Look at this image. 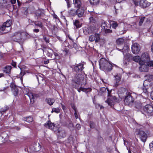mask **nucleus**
Wrapping results in <instances>:
<instances>
[{
	"mask_svg": "<svg viewBox=\"0 0 153 153\" xmlns=\"http://www.w3.org/2000/svg\"><path fill=\"white\" fill-rule=\"evenodd\" d=\"M101 27L104 30L107 28V26L106 24L105 23H102L101 25Z\"/></svg>",
	"mask_w": 153,
	"mask_h": 153,
	"instance_id": "obj_48",
	"label": "nucleus"
},
{
	"mask_svg": "<svg viewBox=\"0 0 153 153\" xmlns=\"http://www.w3.org/2000/svg\"><path fill=\"white\" fill-rule=\"evenodd\" d=\"M141 66L139 68V70L141 71H148L149 70V67L147 65H145L144 64L140 65Z\"/></svg>",
	"mask_w": 153,
	"mask_h": 153,
	"instance_id": "obj_18",
	"label": "nucleus"
},
{
	"mask_svg": "<svg viewBox=\"0 0 153 153\" xmlns=\"http://www.w3.org/2000/svg\"><path fill=\"white\" fill-rule=\"evenodd\" d=\"M36 77H37V79H38V82H39V79L42 80L43 79H44L42 77H41L40 76H37Z\"/></svg>",
	"mask_w": 153,
	"mask_h": 153,
	"instance_id": "obj_54",
	"label": "nucleus"
},
{
	"mask_svg": "<svg viewBox=\"0 0 153 153\" xmlns=\"http://www.w3.org/2000/svg\"><path fill=\"white\" fill-rule=\"evenodd\" d=\"M138 134L141 140L143 142H145L147 138V134L144 131L140 130L138 131Z\"/></svg>",
	"mask_w": 153,
	"mask_h": 153,
	"instance_id": "obj_10",
	"label": "nucleus"
},
{
	"mask_svg": "<svg viewBox=\"0 0 153 153\" xmlns=\"http://www.w3.org/2000/svg\"><path fill=\"white\" fill-rule=\"evenodd\" d=\"M95 28L94 27H90V29L91 30V32H94V29Z\"/></svg>",
	"mask_w": 153,
	"mask_h": 153,
	"instance_id": "obj_63",
	"label": "nucleus"
},
{
	"mask_svg": "<svg viewBox=\"0 0 153 153\" xmlns=\"http://www.w3.org/2000/svg\"><path fill=\"white\" fill-rule=\"evenodd\" d=\"M43 14V13L40 10H38L36 12L35 16L37 17V19L41 16Z\"/></svg>",
	"mask_w": 153,
	"mask_h": 153,
	"instance_id": "obj_28",
	"label": "nucleus"
},
{
	"mask_svg": "<svg viewBox=\"0 0 153 153\" xmlns=\"http://www.w3.org/2000/svg\"><path fill=\"white\" fill-rule=\"evenodd\" d=\"M10 87L11 88V90L14 96L17 95L18 93V90L17 87L16 85L13 83H12L10 85Z\"/></svg>",
	"mask_w": 153,
	"mask_h": 153,
	"instance_id": "obj_15",
	"label": "nucleus"
},
{
	"mask_svg": "<svg viewBox=\"0 0 153 153\" xmlns=\"http://www.w3.org/2000/svg\"><path fill=\"white\" fill-rule=\"evenodd\" d=\"M111 98L112 99V100H113V102H118V100L116 97H111Z\"/></svg>",
	"mask_w": 153,
	"mask_h": 153,
	"instance_id": "obj_50",
	"label": "nucleus"
},
{
	"mask_svg": "<svg viewBox=\"0 0 153 153\" xmlns=\"http://www.w3.org/2000/svg\"><path fill=\"white\" fill-rule=\"evenodd\" d=\"M74 24L77 28H79L81 26V24L78 20H75L74 22Z\"/></svg>",
	"mask_w": 153,
	"mask_h": 153,
	"instance_id": "obj_23",
	"label": "nucleus"
},
{
	"mask_svg": "<svg viewBox=\"0 0 153 153\" xmlns=\"http://www.w3.org/2000/svg\"><path fill=\"white\" fill-rule=\"evenodd\" d=\"M151 97L152 99L153 100V91L151 93Z\"/></svg>",
	"mask_w": 153,
	"mask_h": 153,
	"instance_id": "obj_64",
	"label": "nucleus"
},
{
	"mask_svg": "<svg viewBox=\"0 0 153 153\" xmlns=\"http://www.w3.org/2000/svg\"><path fill=\"white\" fill-rule=\"evenodd\" d=\"M71 106L72 108L74 110V111H75V110H76V108L75 106H74L73 103L71 104Z\"/></svg>",
	"mask_w": 153,
	"mask_h": 153,
	"instance_id": "obj_57",
	"label": "nucleus"
},
{
	"mask_svg": "<svg viewBox=\"0 0 153 153\" xmlns=\"http://www.w3.org/2000/svg\"><path fill=\"white\" fill-rule=\"evenodd\" d=\"M73 85L76 87V85H85L86 84V81L84 76L81 74H77L72 80Z\"/></svg>",
	"mask_w": 153,
	"mask_h": 153,
	"instance_id": "obj_2",
	"label": "nucleus"
},
{
	"mask_svg": "<svg viewBox=\"0 0 153 153\" xmlns=\"http://www.w3.org/2000/svg\"><path fill=\"white\" fill-rule=\"evenodd\" d=\"M104 31L105 33H110L112 32V30L106 28L104 30Z\"/></svg>",
	"mask_w": 153,
	"mask_h": 153,
	"instance_id": "obj_49",
	"label": "nucleus"
},
{
	"mask_svg": "<svg viewBox=\"0 0 153 153\" xmlns=\"http://www.w3.org/2000/svg\"><path fill=\"white\" fill-rule=\"evenodd\" d=\"M131 48L133 53L135 54H138L140 50V48L139 44L136 43L133 44Z\"/></svg>",
	"mask_w": 153,
	"mask_h": 153,
	"instance_id": "obj_9",
	"label": "nucleus"
},
{
	"mask_svg": "<svg viewBox=\"0 0 153 153\" xmlns=\"http://www.w3.org/2000/svg\"><path fill=\"white\" fill-rule=\"evenodd\" d=\"M122 50V51L123 53V54L125 55V54L128 53L129 51V46L127 45H126Z\"/></svg>",
	"mask_w": 153,
	"mask_h": 153,
	"instance_id": "obj_20",
	"label": "nucleus"
},
{
	"mask_svg": "<svg viewBox=\"0 0 153 153\" xmlns=\"http://www.w3.org/2000/svg\"><path fill=\"white\" fill-rule=\"evenodd\" d=\"M48 53H53V50L50 48H48L47 50Z\"/></svg>",
	"mask_w": 153,
	"mask_h": 153,
	"instance_id": "obj_52",
	"label": "nucleus"
},
{
	"mask_svg": "<svg viewBox=\"0 0 153 153\" xmlns=\"http://www.w3.org/2000/svg\"><path fill=\"white\" fill-rule=\"evenodd\" d=\"M124 101L125 104L126 105H129L132 103L134 101V99L131 96V93H128V94L125 95Z\"/></svg>",
	"mask_w": 153,
	"mask_h": 153,
	"instance_id": "obj_6",
	"label": "nucleus"
},
{
	"mask_svg": "<svg viewBox=\"0 0 153 153\" xmlns=\"http://www.w3.org/2000/svg\"><path fill=\"white\" fill-rule=\"evenodd\" d=\"M146 77H147L148 80L149 81H151L153 79V76L152 75H147L146 76Z\"/></svg>",
	"mask_w": 153,
	"mask_h": 153,
	"instance_id": "obj_43",
	"label": "nucleus"
},
{
	"mask_svg": "<svg viewBox=\"0 0 153 153\" xmlns=\"http://www.w3.org/2000/svg\"><path fill=\"white\" fill-rule=\"evenodd\" d=\"M73 3L75 7H79L81 5V0H73Z\"/></svg>",
	"mask_w": 153,
	"mask_h": 153,
	"instance_id": "obj_19",
	"label": "nucleus"
},
{
	"mask_svg": "<svg viewBox=\"0 0 153 153\" xmlns=\"http://www.w3.org/2000/svg\"><path fill=\"white\" fill-rule=\"evenodd\" d=\"M59 135L62 137H63L65 136V132L64 130H62L60 131H59Z\"/></svg>",
	"mask_w": 153,
	"mask_h": 153,
	"instance_id": "obj_27",
	"label": "nucleus"
},
{
	"mask_svg": "<svg viewBox=\"0 0 153 153\" xmlns=\"http://www.w3.org/2000/svg\"><path fill=\"white\" fill-rule=\"evenodd\" d=\"M8 109V107L7 106H6L3 108H1L0 109V112L1 114L5 112Z\"/></svg>",
	"mask_w": 153,
	"mask_h": 153,
	"instance_id": "obj_37",
	"label": "nucleus"
},
{
	"mask_svg": "<svg viewBox=\"0 0 153 153\" xmlns=\"http://www.w3.org/2000/svg\"><path fill=\"white\" fill-rule=\"evenodd\" d=\"M34 24L36 26L39 27H40L42 28L43 26L42 23L39 21L35 22Z\"/></svg>",
	"mask_w": 153,
	"mask_h": 153,
	"instance_id": "obj_36",
	"label": "nucleus"
},
{
	"mask_svg": "<svg viewBox=\"0 0 153 153\" xmlns=\"http://www.w3.org/2000/svg\"><path fill=\"white\" fill-rule=\"evenodd\" d=\"M107 89L108 91V96L110 97L108 98L107 100L105 101V102L107 103L108 105L112 106L114 105V102L113 100H112L111 97L110 93L111 91H109L107 88Z\"/></svg>",
	"mask_w": 153,
	"mask_h": 153,
	"instance_id": "obj_11",
	"label": "nucleus"
},
{
	"mask_svg": "<svg viewBox=\"0 0 153 153\" xmlns=\"http://www.w3.org/2000/svg\"><path fill=\"white\" fill-rule=\"evenodd\" d=\"M34 32L37 33L39 31V30L38 29H36L33 30Z\"/></svg>",
	"mask_w": 153,
	"mask_h": 153,
	"instance_id": "obj_60",
	"label": "nucleus"
},
{
	"mask_svg": "<svg viewBox=\"0 0 153 153\" xmlns=\"http://www.w3.org/2000/svg\"><path fill=\"white\" fill-rule=\"evenodd\" d=\"M124 55L125 56V58L127 59V60H128L131 57V55L128 53L125 54V55Z\"/></svg>",
	"mask_w": 153,
	"mask_h": 153,
	"instance_id": "obj_39",
	"label": "nucleus"
},
{
	"mask_svg": "<svg viewBox=\"0 0 153 153\" xmlns=\"http://www.w3.org/2000/svg\"><path fill=\"white\" fill-rule=\"evenodd\" d=\"M141 0H133V1L135 6H137L138 5L139 2Z\"/></svg>",
	"mask_w": 153,
	"mask_h": 153,
	"instance_id": "obj_46",
	"label": "nucleus"
},
{
	"mask_svg": "<svg viewBox=\"0 0 153 153\" xmlns=\"http://www.w3.org/2000/svg\"><path fill=\"white\" fill-rule=\"evenodd\" d=\"M11 24V21L10 20H7L3 24V25L7 27H10Z\"/></svg>",
	"mask_w": 153,
	"mask_h": 153,
	"instance_id": "obj_34",
	"label": "nucleus"
},
{
	"mask_svg": "<svg viewBox=\"0 0 153 153\" xmlns=\"http://www.w3.org/2000/svg\"><path fill=\"white\" fill-rule=\"evenodd\" d=\"M89 20L91 22H94L95 21L94 18L92 16H91L89 18Z\"/></svg>",
	"mask_w": 153,
	"mask_h": 153,
	"instance_id": "obj_51",
	"label": "nucleus"
},
{
	"mask_svg": "<svg viewBox=\"0 0 153 153\" xmlns=\"http://www.w3.org/2000/svg\"><path fill=\"white\" fill-rule=\"evenodd\" d=\"M23 120L27 122L30 123L33 122V118L32 117L30 116L24 117L23 118Z\"/></svg>",
	"mask_w": 153,
	"mask_h": 153,
	"instance_id": "obj_21",
	"label": "nucleus"
},
{
	"mask_svg": "<svg viewBox=\"0 0 153 153\" xmlns=\"http://www.w3.org/2000/svg\"><path fill=\"white\" fill-rule=\"evenodd\" d=\"M133 60L135 62H139L140 65L144 64V62L142 60L140 57L138 56L134 57L133 58Z\"/></svg>",
	"mask_w": 153,
	"mask_h": 153,
	"instance_id": "obj_17",
	"label": "nucleus"
},
{
	"mask_svg": "<svg viewBox=\"0 0 153 153\" xmlns=\"http://www.w3.org/2000/svg\"><path fill=\"white\" fill-rule=\"evenodd\" d=\"M83 65H84L82 63H79L78 64H76L75 65H71V67L73 71L76 73H81L84 68L83 67Z\"/></svg>",
	"mask_w": 153,
	"mask_h": 153,
	"instance_id": "obj_3",
	"label": "nucleus"
},
{
	"mask_svg": "<svg viewBox=\"0 0 153 153\" xmlns=\"http://www.w3.org/2000/svg\"><path fill=\"white\" fill-rule=\"evenodd\" d=\"M111 27L113 28H114V29H116V28L118 26V24L117 23V22H114L112 24H111Z\"/></svg>",
	"mask_w": 153,
	"mask_h": 153,
	"instance_id": "obj_42",
	"label": "nucleus"
},
{
	"mask_svg": "<svg viewBox=\"0 0 153 153\" xmlns=\"http://www.w3.org/2000/svg\"><path fill=\"white\" fill-rule=\"evenodd\" d=\"M145 19V17H141V18L140 19V21L139 22V25L140 26L141 25L142 23H143V22L144 21V20Z\"/></svg>",
	"mask_w": 153,
	"mask_h": 153,
	"instance_id": "obj_44",
	"label": "nucleus"
},
{
	"mask_svg": "<svg viewBox=\"0 0 153 153\" xmlns=\"http://www.w3.org/2000/svg\"><path fill=\"white\" fill-rule=\"evenodd\" d=\"M44 126L46 128H48L52 130H53L55 127L54 123H52L50 121H47L44 124Z\"/></svg>",
	"mask_w": 153,
	"mask_h": 153,
	"instance_id": "obj_16",
	"label": "nucleus"
},
{
	"mask_svg": "<svg viewBox=\"0 0 153 153\" xmlns=\"http://www.w3.org/2000/svg\"><path fill=\"white\" fill-rule=\"evenodd\" d=\"M69 14L71 16H74L76 14V10L74 9H71L68 12Z\"/></svg>",
	"mask_w": 153,
	"mask_h": 153,
	"instance_id": "obj_32",
	"label": "nucleus"
},
{
	"mask_svg": "<svg viewBox=\"0 0 153 153\" xmlns=\"http://www.w3.org/2000/svg\"><path fill=\"white\" fill-rule=\"evenodd\" d=\"M90 127L92 128L94 127V123L92 122H91L90 124Z\"/></svg>",
	"mask_w": 153,
	"mask_h": 153,
	"instance_id": "obj_59",
	"label": "nucleus"
},
{
	"mask_svg": "<svg viewBox=\"0 0 153 153\" xmlns=\"http://www.w3.org/2000/svg\"><path fill=\"white\" fill-rule=\"evenodd\" d=\"M149 146L151 150L153 148V141L151 143L149 144Z\"/></svg>",
	"mask_w": 153,
	"mask_h": 153,
	"instance_id": "obj_53",
	"label": "nucleus"
},
{
	"mask_svg": "<svg viewBox=\"0 0 153 153\" xmlns=\"http://www.w3.org/2000/svg\"><path fill=\"white\" fill-rule=\"evenodd\" d=\"M99 2V0H90L91 4L93 5H97L98 4Z\"/></svg>",
	"mask_w": 153,
	"mask_h": 153,
	"instance_id": "obj_29",
	"label": "nucleus"
},
{
	"mask_svg": "<svg viewBox=\"0 0 153 153\" xmlns=\"http://www.w3.org/2000/svg\"><path fill=\"white\" fill-rule=\"evenodd\" d=\"M115 78L116 82V84L115 85L117 86L118 84V82L120 80L121 77L120 76L117 75L115 76Z\"/></svg>",
	"mask_w": 153,
	"mask_h": 153,
	"instance_id": "obj_35",
	"label": "nucleus"
},
{
	"mask_svg": "<svg viewBox=\"0 0 153 153\" xmlns=\"http://www.w3.org/2000/svg\"><path fill=\"white\" fill-rule=\"evenodd\" d=\"M141 60L144 62V64L146 62L150 60V57L148 52H145L142 53L141 56Z\"/></svg>",
	"mask_w": 153,
	"mask_h": 153,
	"instance_id": "obj_12",
	"label": "nucleus"
},
{
	"mask_svg": "<svg viewBox=\"0 0 153 153\" xmlns=\"http://www.w3.org/2000/svg\"><path fill=\"white\" fill-rule=\"evenodd\" d=\"M53 53H48L47 55L48 56L51 57L53 55Z\"/></svg>",
	"mask_w": 153,
	"mask_h": 153,
	"instance_id": "obj_61",
	"label": "nucleus"
},
{
	"mask_svg": "<svg viewBox=\"0 0 153 153\" xmlns=\"http://www.w3.org/2000/svg\"><path fill=\"white\" fill-rule=\"evenodd\" d=\"M130 93V92H129L126 89L123 88H120L118 91V94L119 97L121 98Z\"/></svg>",
	"mask_w": 153,
	"mask_h": 153,
	"instance_id": "obj_8",
	"label": "nucleus"
},
{
	"mask_svg": "<svg viewBox=\"0 0 153 153\" xmlns=\"http://www.w3.org/2000/svg\"><path fill=\"white\" fill-rule=\"evenodd\" d=\"M6 27H5V26L3 24L2 26L0 27V30L2 31H5V32L3 33H7L8 32V30H7V31L6 30Z\"/></svg>",
	"mask_w": 153,
	"mask_h": 153,
	"instance_id": "obj_33",
	"label": "nucleus"
},
{
	"mask_svg": "<svg viewBox=\"0 0 153 153\" xmlns=\"http://www.w3.org/2000/svg\"><path fill=\"white\" fill-rule=\"evenodd\" d=\"M76 127L77 129L79 130L81 128V126L79 124H77L76 125Z\"/></svg>",
	"mask_w": 153,
	"mask_h": 153,
	"instance_id": "obj_56",
	"label": "nucleus"
},
{
	"mask_svg": "<svg viewBox=\"0 0 153 153\" xmlns=\"http://www.w3.org/2000/svg\"><path fill=\"white\" fill-rule=\"evenodd\" d=\"M11 68V67L10 66H6L4 68V71L6 73L9 74L10 72V70Z\"/></svg>",
	"mask_w": 153,
	"mask_h": 153,
	"instance_id": "obj_25",
	"label": "nucleus"
},
{
	"mask_svg": "<svg viewBox=\"0 0 153 153\" xmlns=\"http://www.w3.org/2000/svg\"><path fill=\"white\" fill-rule=\"evenodd\" d=\"M89 90L88 89H86L82 87L79 88V89H78V91L79 92H80L81 91H82L85 92H88Z\"/></svg>",
	"mask_w": 153,
	"mask_h": 153,
	"instance_id": "obj_31",
	"label": "nucleus"
},
{
	"mask_svg": "<svg viewBox=\"0 0 153 153\" xmlns=\"http://www.w3.org/2000/svg\"><path fill=\"white\" fill-rule=\"evenodd\" d=\"M23 91L24 94L28 96L31 102H34L35 96L32 93L29 92V90L28 88H25Z\"/></svg>",
	"mask_w": 153,
	"mask_h": 153,
	"instance_id": "obj_5",
	"label": "nucleus"
},
{
	"mask_svg": "<svg viewBox=\"0 0 153 153\" xmlns=\"http://www.w3.org/2000/svg\"><path fill=\"white\" fill-rule=\"evenodd\" d=\"M46 101L49 105H51L53 104L55 100L54 99L49 98L46 99Z\"/></svg>",
	"mask_w": 153,
	"mask_h": 153,
	"instance_id": "obj_22",
	"label": "nucleus"
},
{
	"mask_svg": "<svg viewBox=\"0 0 153 153\" xmlns=\"http://www.w3.org/2000/svg\"><path fill=\"white\" fill-rule=\"evenodd\" d=\"M22 33L21 32H16L15 33V36H19V37L20 39H21Z\"/></svg>",
	"mask_w": 153,
	"mask_h": 153,
	"instance_id": "obj_47",
	"label": "nucleus"
},
{
	"mask_svg": "<svg viewBox=\"0 0 153 153\" xmlns=\"http://www.w3.org/2000/svg\"><path fill=\"white\" fill-rule=\"evenodd\" d=\"M124 40L123 38H120L116 40V43L118 45H122L124 42Z\"/></svg>",
	"mask_w": 153,
	"mask_h": 153,
	"instance_id": "obj_24",
	"label": "nucleus"
},
{
	"mask_svg": "<svg viewBox=\"0 0 153 153\" xmlns=\"http://www.w3.org/2000/svg\"><path fill=\"white\" fill-rule=\"evenodd\" d=\"M75 112L74 113V116L76 119L78 118V116L77 114V110L74 111Z\"/></svg>",
	"mask_w": 153,
	"mask_h": 153,
	"instance_id": "obj_55",
	"label": "nucleus"
},
{
	"mask_svg": "<svg viewBox=\"0 0 153 153\" xmlns=\"http://www.w3.org/2000/svg\"><path fill=\"white\" fill-rule=\"evenodd\" d=\"M100 34L95 33L90 36L89 38V40L90 42L95 41V42H98L100 40Z\"/></svg>",
	"mask_w": 153,
	"mask_h": 153,
	"instance_id": "obj_7",
	"label": "nucleus"
},
{
	"mask_svg": "<svg viewBox=\"0 0 153 153\" xmlns=\"http://www.w3.org/2000/svg\"><path fill=\"white\" fill-rule=\"evenodd\" d=\"M143 85L144 87V88H143V92L144 93H145L146 94H148V91L147 90V88L146 86L145 85V82L143 83Z\"/></svg>",
	"mask_w": 153,
	"mask_h": 153,
	"instance_id": "obj_45",
	"label": "nucleus"
},
{
	"mask_svg": "<svg viewBox=\"0 0 153 153\" xmlns=\"http://www.w3.org/2000/svg\"><path fill=\"white\" fill-rule=\"evenodd\" d=\"M43 39L45 41L46 43H49V38L48 36H44L43 37Z\"/></svg>",
	"mask_w": 153,
	"mask_h": 153,
	"instance_id": "obj_40",
	"label": "nucleus"
},
{
	"mask_svg": "<svg viewBox=\"0 0 153 153\" xmlns=\"http://www.w3.org/2000/svg\"><path fill=\"white\" fill-rule=\"evenodd\" d=\"M136 105L137 108L141 110L143 106V103H141L140 102H137L136 103Z\"/></svg>",
	"mask_w": 153,
	"mask_h": 153,
	"instance_id": "obj_30",
	"label": "nucleus"
},
{
	"mask_svg": "<svg viewBox=\"0 0 153 153\" xmlns=\"http://www.w3.org/2000/svg\"><path fill=\"white\" fill-rule=\"evenodd\" d=\"M76 10V14L79 17H82L83 16L84 13V9L82 7H78Z\"/></svg>",
	"mask_w": 153,
	"mask_h": 153,
	"instance_id": "obj_13",
	"label": "nucleus"
},
{
	"mask_svg": "<svg viewBox=\"0 0 153 153\" xmlns=\"http://www.w3.org/2000/svg\"><path fill=\"white\" fill-rule=\"evenodd\" d=\"M100 69L106 72L112 70V66L110 62L105 58H101L99 62Z\"/></svg>",
	"mask_w": 153,
	"mask_h": 153,
	"instance_id": "obj_1",
	"label": "nucleus"
},
{
	"mask_svg": "<svg viewBox=\"0 0 153 153\" xmlns=\"http://www.w3.org/2000/svg\"><path fill=\"white\" fill-rule=\"evenodd\" d=\"M16 2V0H11V2L12 4H14Z\"/></svg>",
	"mask_w": 153,
	"mask_h": 153,
	"instance_id": "obj_62",
	"label": "nucleus"
},
{
	"mask_svg": "<svg viewBox=\"0 0 153 153\" xmlns=\"http://www.w3.org/2000/svg\"><path fill=\"white\" fill-rule=\"evenodd\" d=\"M34 150L35 151L37 152L40 150L41 146L39 143H38L34 145Z\"/></svg>",
	"mask_w": 153,
	"mask_h": 153,
	"instance_id": "obj_26",
	"label": "nucleus"
},
{
	"mask_svg": "<svg viewBox=\"0 0 153 153\" xmlns=\"http://www.w3.org/2000/svg\"><path fill=\"white\" fill-rule=\"evenodd\" d=\"M145 115H151L153 112V107L150 105H146L143 108Z\"/></svg>",
	"mask_w": 153,
	"mask_h": 153,
	"instance_id": "obj_4",
	"label": "nucleus"
},
{
	"mask_svg": "<svg viewBox=\"0 0 153 153\" xmlns=\"http://www.w3.org/2000/svg\"><path fill=\"white\" fill-rule=\"evenodd\" d=\"M140 6L141 7L145 8L150 5V3L146 0H141L140 2Z\"/></svg>",
	"mask_w": 153,
	"mask_h": 153,
	"instance_id": "obj_14",
	"label": "nucleus"
},
{
	"mask_svg": "<svg viewBox=\"0 0 153 153\" xmlns=\"http://www.w3.org/2000/svg\"><path fill=\"white\" fill-rule=\"evenodd\" d=\"M55 112L56 113H58L60 112V110L58 108H54L52 109L51 112Z\"/></svg>",
	"mask_w": 153,
	"mask_h": 153,
	"instance_id": "obj_41",
	"label": "nucleus"
},
{
	"mask_svg": "<svg viewBox=\"0 0 153 153\" xmlns=\"http://www.w3.org/2000/svg\"><path fill=\"white\" fill-rule=\"evenodd\" d=\"M146 63L147 65L148 66V67H153V61H150L148 62H146Z\"/></svg>",
	"mask_w": 153,
	"mask_h": 153,
	"instance_id": "obj_38",
	"label": "nucleus"
},
{
	"mask_svg": "<svg viewBox=\"0 0 153 153\" xmlns=\"http://www.w3.org/2000/svg\"><path fill=\"white\" fill-rule=\"evenodd\" d=\"M12 65L14 67H16V62L12 61L11 63Z\"/></svg>",
	"mask_w": 153,
	"mask_h": 153,
	"instance_id": "obj_58",
	"label": "nucleus"
}]
</instances>
